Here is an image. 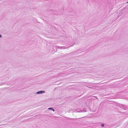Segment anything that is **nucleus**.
<instances>
[{"mask_svg": "<svg viewBox=\"0 0 128 128\" xmlns=\"http://www.w3.org/2000/svg\"><path fill=\"white\" fill-rule=\"evenodd\" d=\"M96 106H94L91 107L90 110L92 112H94L96 110Z\"/></svg>", "mask_w": 128, "mask_h": 128, "instance_id": "1", "label": "nucleus"}, {"mask_svg": "<svg viewBox=\"0 0 128 128\" xmlns=\"http://www.w3.org/2000/svg\"><path fill=\"white\" fill-rule=\"evenodd\" d=\"M45 92V91L44 90H41L37 92L36 93V94H42L43 93H44Z\"/></svg>", "mask_w": 128, "mask_h": 128, "instance_id": "2", "label": "nucleus"}, {"mask_svg": "<svg viewBox=\"0 0 128 128\" xmlns=\"http://www.w3.org/2000/svg\"><path fill=\"white\" fill-rule=\"evenodd\" d=\"M101 126L102 127H103L104 126V124H101Z\"/></svg>", "mask_w": 128, "mask_h": 128, "instance_id": "3", "label": "nucleus"}, {"mask_svg": "<svg viewBox=\"0 0 128 128\" xmlns=\"http://www.w3.org/2000/svg\"><path fill=\"white\" fill-rule=\"evenodd\" d=\"M48 109L49 110H52V108H48Z\"/></svg>", "mask_w": 128, "mask_h": 128, "instance_id": "4", "label": "nucleus"}, {"mask_svg": "<svg viewBox=\"0 0 128 128\" xmlns=\"http://www.w3.org/2000/svg\"><path fill=\"white\" fill-rule=\"evenodd\" d=\"M2 37V36L0 34V38H1Z\"/></svg>", "mask_w": 128, "mask_h": 128, "instance_id": "5", "label": "nucleus"}, {"mask_svg": "<svg viewBox=\"0 0 128 128\" xmlns=\"http://www.w3.org/2000/svg\"><path fill=\"white\" fill-rule=\"evenodd\" d=\"M54 112V109H52V110Z\"/></svg>", "mask_w": 128, "mask_h": 128, "instance_id": "6", "label": "nucleus"}, {"mask_svg": "<svg viewBox=\"0 0 128 128\" xmlns=\"http://www.w3.org/2000/svg\"><path fill=\"white\" fill-rule=\"evenodd\" d=\"M85 111H81V112H85Z\"/></svg>", "mask_w": 128, "mask_h": 128, "instance_id": "7", "label": "nucleus"}, {"mask_svg": "<svg viewBox=\"0 0 128 128\" xmlns=\"http://www.w3.org/2000/svg\"><path fill=\"white\" fill-rule=\"evenodd\" d=\"M60 48H61V47H59Z\"/></svg>", "mask_w": 128, "mask_h": 128, "instance_id": "8", "label": "nucleus"}, {"mask_svg": "<svg viewBox=\"0 0 128 128\" xmlns=\"http://www.w3.org/2000/svg\"><path fill=\"white\" fill-rule=\"evenodd\" d=\"M127 3H128V2H127Z\"/></svg>", "mask_w": 128, "mask_h": 128, "instance_id": "9", "label": "nucleus"}]
</instances>
